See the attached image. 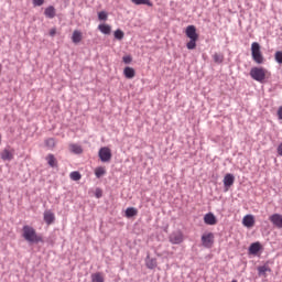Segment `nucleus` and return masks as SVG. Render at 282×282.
I'll list each match as a JSON object with an SVG mask.
<instances>
[{
  "instance_id": "4c0bfd02",
  "label": "nucleus",
  "mask_w": 282,
  "mask_h": 282,
  "mask_svg": "<svg viewBox=\"0 0 282 282\" xmlns=\"http://www.w3.org/2000/svg\"><path fill=\"white\" fill-rule=\"evenodd\" d=\"M278 154L282 158V143L278 145Z\"/></svg>"
},
{
  "instance_id": "2f4dec72",
  "label": "nucleus",
  "mask_w": 282,
  "mask_h": 282,
  "mask_svg": "<svg viewBox=\"0 0 282 282\" xmlns=\"http://www.w3.org/2000/svg\"><path fill=\"white\" fill-rule=\"evenodd\" d=\"M98 19H99V21H107V19H108L107 12L106 11L99 12L98 13Z\"/></svg>"
},
{
  "instance_id": "bb28decb",
  "label": "nucleus",
  "mask_w": 282,
  "mask_h": 282,
  "mask_svg": "<svg viewBox=\"0 0 282 282\" xmlns=\"http://www.w3.org/2000/svg\"><path fill=\"white\" fill-rule=\"evenodd\" d=\"M107 173V170L102 166H99L95 170L96 177H102Z\"/></svg>"
},
{
  "instance_id": "423d86ee",
  "label": "nucleus",
  "mask_w": 282,
  "mask_h": 282,
  "mask_svg": "<svg viewBox=\"0 0 282 282\" xmlns=\"http://www.w3.org/2000/svg\"><path fill=\"white\" fill-rule=\"evenodd\" d=\"M0 158L3 162H11V160H14V149L11 147L4 148L0 153Z\"/></svg>"
},
{
  "instance_id": "f704fd0d",
  "label": "nucleus",
  "mask_w": 282,
  "mask_h": 282,
  "mask_svg": "<svg viewBox=\"0 0 282 282\" xmlns=\"http://www.w3.org/2000/svg\"><path fill=\"white\" fill-rule=\"evenodd\" d=\"M95 195H96L97 199H100V197H102V191L100 188H97L95 192Z\"/></svg>"
},
{
  "instance_id": "393cba45",
  "label": "nucleus",
  "mask_w": 282,
  "mask_h": 282,
  "mask_svg": "<svg viewBox=\"0 0 282 282\" xmlns=\"http://www.w3.org/2000/svg\"><path fill=\"white\" fill-rule=\"evenodd\" d=\"M135 215H138V210L134 207H128L126 209V217L131 218V217H135Z\"/></svg>"
},
{
  "instance_id": "20e7f679",
  "label": "nucleus",
  "mask_w": 282,
  "mask_h": 282,
  "mask_svg": "<svg viewBox=\"0 0 282 282\" xmlns=\"http://www.w3.org/2000/svg\"><path fill=\"white\" fill-rule=\"evenodd\" d=\"M251 56L252 61H254L257 65H263L265 63V57H263L261 44H259V42H253L251 44Z\"/></svg>"
},
{
  "instance_id": "412c9836",
  "label": "nucleus",
  "mask_w": 282,
  "mask_h": 282,
  "mask_svg": "<svg viewBox=\"0 0 282 282\" xmlns=\"http://www.w3.org/2000/svg\"><path fill=\"white\" fill-rule=\"evenodd\" d=\"M98 30L101 34H111V26L109 24H99Z\"/></svg>"
},
{
  "instance_id": "0eeeda50",
  "label": "nucleus",
  "mask_w": 282,
  "mask_h": 282,
  "mask_svg": "<svg viewBox=\"0 0 282 282\" xmlns=\"http://www.w3.org/2000/svg\"><path fill=\"white\" fill-rule=\"evenodd\" d=\"M169 239L171 243L177 246L184 242V234L181 230L174 231L170 235Z\"/></svg>"
},
{
  "instance_id": "e433bc0d",
  "label": "nucleus",
  "mask_w": 282,
  "mask_h": 282,
  "mask_svg": "<svg viewBox=\"0 0 282 282\" xmlns=\"http://www.w3.org/2000/svg\"><path fill=\"white\" fill-rule=\"evenodd\" d=\"M278 117H279V120H282V106L279 107L278 109Z\"/></svg>"
},
{
  "instance_id": "c756f323",
  "label": "nucleus",
  "mask_w": 282,
  "mask_h": 282,
  "mask_svg": "<svg viewBox=\"0 0 282 282\" xmlns=\"http://www.w3.org/2000/svg\"><path fill=\"white\" fill-rule=\"evenodd\" d=\"M213 58L216 63H224V55L219 54V53H215L213 55Z\"/></svg>"
},
{
  "instance_id": "9d476101",
  "label": "nucleus",
  "mask_w": 282,
  "mask_h": 282,
  "mask_svg": "<svg viewBox=\"0 0 282 282\" xmlns=\"http://www.w3.org/2000/svg\"><path fill=\"white\" fill-rule=\"evenodd\" d=\"M242 226H245L246 228H252L254 226V216L246 215L242 218Z\"/></svg>"
},
{
  "instance_id": "f8f14e48",
  "label": "nucleus",
  "mask_w": 282,
  "mask_h": 282,
  "mask_svg": "<svg viewBox=\"0 0 282 282\" xmlns=\"http://www.w3.org/2000/svg\"><path fill=\"white\" fill-rule=\"evenodd\" d=\"M204 223L207 226H215V224H217V218L213 213H209L204 216Z\"/></svg>"
},
{
  "instance_id": "c85d7f7f",
  "label": "nucleus",
  "mask_w": 282,
  "mask_h": 282,
  "mask_svg": "<svg viewBox=\"0 0 282 282\" xmlns=\"http://www.w3.org/2000/svg\"><path fill=\"white\" fill-rule=\"evenodd\" d=\"M115 39H117L118 41H122L124 39V32H122L121 30L115 31Z\"/></svg>"
},
{
  "instance_id": "473e14b6",
  "label": "nucleus",
  "mask_w": 282,
  "mask_h": 282,
  "mask_svg": "<svg viewBox=\"0 0 282 282\" xmlns=\"http://www.w3.org/2000/svg\"><path fill=\"white\" fill-rule=\"evenodd\" d=\"M122 61L126 65H129V63H131V61H133V58L130 55H126L122 57Z\"/></svg>"
},
{
  "instance_id": "5701e85b",
  "label": "nucleus",
  "mask_w": 282,
  "mask_h": 282,
  "mask_svg": "<svg viewBox=\"0 0 282 282\" xmlns=\"http://www.w3.org/2000/svg\"><path fill=\"white\" fill-rule=\"evenodd\" d=\"M265 272H272L270 267H268V265L258 267L259 276H265Z\"/></svg>"
},
{
  "instance_id": "dca6fc26",
  "label": "nucleus",
  "mask_w": 282,
  "mask_h": 282,
  "mask_svg": "<svg viewBox=\"0 0 282 282\" xmlns=\"http://www.w3.org/2000/svg\"><path fill=\"white\" fill-rule=\"evenodd\" d=\"M46 162L51 166V169H56V166H58V161L56 160V156H54V154H48L46 156Z\"/></svg>"
},
{
  "instance_id": "1a4fd4ad",
  "label": "nucleus",
  "mask_w": 282,
  "mask_h": 282,
  "mask_svg": "<svg viewBox=\"0 0 282 282\" xmlns=\"http://www.w3.org/2000/svg\"><path fill=\"white\" fill-rule=\"evenodd\" d=\"M269 220L275 228H282V215L281 214H273L269 217Z\"/></svg>"
},
{
  "instance_id": "6e6552de",
  "label": "nucleus",
  "mask_w": 282,
  "mask_h": 282,
  "mask_svg": "<svg viewBox=\"0 0 282 282\" xmlns=\"http://www.w3.org/2000/svg\"><path fill=\"white\" fill-rule=\"evenodd\" d=\"M99 159L101 162H111V149L104 147L99 150Z\"/></svg>"
},
{
  "instance_id": "72a5a7b5",
  "label": "nucleus",
  "mask_w": 282,
  "mask_h": 282,
  "mask_svg": "<svg viewBox=\"0 0 282 282\" xmlns=\"http://www.w3.org/2000/svg\"><path fill=\"white\" fill-rule=\"evenodd\" d=\"M43 3H45V0H33V6L35 8L43 6Z\"/></svg>"
},
{
  "instance_id": "2eb2a0df",
  "label": "nucleus",
  "mask_w": 282,
  "mask_h": 282,
  "mask_svg": "<svg viewBox=\"0 0 282 282\" xmlns=\"http://www.w3.org/2000/svg\"><path fill=\"white\" fill-rule=\"evenodd\" d=\"M44 17H46V19H54V17H56V8H54V6H50L44 10Z\"/></svg>"
},
{
  "instance_id": "a211bd4d",
  "label": "nucleus",
  "mask_w": 282,
  "mask_h": 282,
  "mask_svg": "<svg viewBox=\"0 0 282 282\" xmlns=\"http://www.w3.org/2000/svg\"><path fill=\"white\" fill-rule=\"evenodd\" d=\"M72 41L75 44L80 43V41H83V32L75 30L72 35Z\"/></svg>"
},
{
  "instance_id": "4be33fe9",
  "label": "nucleus",
  "mask_w": 282,
  "mask_h": 282,
  "mask_svg": "<svg viewBox=\"0 0 282 282\" xmlns=\"http://www.w3.org/2000/svg\"><path fill=\"white\" fill-rule=\"evenodd\" d=\"M135 6H149V8H153V2L151 0H131Z\"/></svg>"
},
{
  "instance_id": "6ab92c4d",
  "label": "nucleus",
  "mask_w": 282,
  "mask_h": 282,
  "mask_svg": "<svg viewBox=\"0 0 282 282\" xmlns=\"http://www.w3.org/2000/svg\"><path fill=\"white\" fill-rule=\"evenodd\" d=\"M69 151H70V153H75V155H80V153H83V147H80L76 143H70Z\"/></svg>"
},
{
  "instance_id": "a878e982",
  "label": "nucleus",
  "mask_w": 282,
  "mask_h": 282,
  "mask_svg": "<svg viewBox=\"0 0 282 282\" xmlns=\"http://www.w3.org/2000/svg\"><path fill=\"white\" fill-rule=\"evenodd\" d=\"M45 145L48 149H54V147H56V139H54V138L46 139L45 140Z\"/></svg>"
},
{
  "instance_id": "4468645a",
  "label": "nucleus",
  "mask_w": 282,
  "mask_h": 282,
  "mask_svg": "<svg viewBox=\"0 0 282 282\" xmlns=\"http://www.w3.org/2000/svg\"><path fill=\"white\" fill-rule=\"evenodd\" d=\"M145 265L149 270H155V268H158V259L148 256L145 259Z\"/></svg>"
},
{
  "instance_id": "39448f33",
  "label": "nucleus",
  "mask_w": 282,
  "mask_h": 282,
  "mask_svg": "<svg viewBox=\"0 0 282 282\" xmlns=\"http://www.w3.org/2000/svg\"><path fill=\"white\" fill-rule=\"evenodd\" d=\"M200 241L204 248H213V246L215 245V234L213 232L203 234Z\"/></svg>"
},
{
  "instance_id": "f03ea898",
  "label": "nucleus",
  "mask_w": 282,
  "mask_h": 282,
  "mask_svg": "<svg viewBox=\"0 0 282 282\" xmlns=\"http://www.w3.org/2000/svg\"><path fill=\"white\" fill-rule=\"evenodd\" d=\"M185 34L189 42H187V50H195L197 47V41H199V34H197V28L195 25H188L185 30Z\"/></svg>"
},
{
  "instance_id": "aec40b11",
  "label": "nucleus",
  "mask_w": 282,
  "mask_h": 282,
  "mask_svg": "<svg viewBox=\"0 0 282 282\" xmlns=\"http://www.w3.org/2000/svg\"><path fill=\"white\" fill-rule=\"evenodd\" d=\"M123 76H126V77L129 78V79L135 78V69H133V67L127 66V67L123 69Z\"/></svg>"
},
{
  "instance_id": "c9c22d12",
  "label": "nucleus",
  "mask_w": 282,
  "mask_h": 282,
  "mask_svg": "<svg viewBox=\"0 0 282 282\" xmlns=\"http://www.w3.org/2000/svg\"><path fill=\"white\" fill-rule=\"evenodd\" d=\"M50 36H56V28L50 30Z\"/></svg>"
},
{
  "instance_id": "cd10ccee",
  "label": "nucleus",
  "mask_w": 282,
  "mask_h": 282,
  "mask_svg": "<svg viewBox=\"0 0 282 282\" xmlns=\"http://www.w3.org/2000/svg\"><path fill=\"white\" fill-rule=\"evenodd\" d=\"M70 180H73V182H78L82 177L80 173L79 172H72L70 175H69Z\"/></svg>"
},
{
  "instance_id": "9b49d317",
  "label": "nucleus",
  "mask_w": 282,
  "mask_h": 282,
  "mask_svg": "<svg viewBox=\"0 0 282 282\" xmlns=\"http://www.w3.org/2000/svg\"><path fill=\"white\" fill-rule=\"evenodd\" d=\"M223 182H224V186H225L226 191H228V188H230V186H232V184H235V175L226 174Z\"/></svg>"
},
{
  "instance_id": "7c9ffc66",
  "label": "nucleus",
  "mask_w": 282,
  "mask_h": 282,
  "mask_svg": "<svg viewBox=\"0 0 282 282\" xmlns=\"http://www.w3.org/2000/svg\"><path fill=\"white\" fill-rule=\"evenodd\" d=\"M274 58L279 65H282V51L275 52Z\"/></svg>"
},
{
  "instance_id": "f3484780",
  "label": "nucleus",
  "mask_w": 282,
  "mask_h": 282,
  "mask_svg": "<svg viewBox=\"0 0 282 282\" xmlns=\"http://www.w3.org/2000/svg\"><path fill=\"white\" fill-rule=\"evenodd\" d=\"M260 250H261V243L253 242L249 247V254H258Z\"/></svg>"
},
{
  "instance_id": "ddd939ff",
  "label": "nucleus",
  "mask_w": 282,
  "mask_h": 282,
  "mask_svg": "<svg viewBox=\"0 0 282 282\" xmlns=\"http://www.w3.org/2000/svg\"><path fill=\"white\" fill-rule=\"evenodd\" d=\"M56 216H54V213L52 210L44 212V221L47 224V226H52V223L55 221Z\"/></svg>"
},
{
  "instance_id": "b1692460",
  "label": "nucleus",
  "mask_w": 282,
  "mask_h": 282,
  "mask_svg": "<svg viewBox=\"0 0 282 282\" xmlns=\"http://www.w3.org/2000/svg\"><path fill=\"white\" fill-rule=\"evenodd\" d=\"M91 281L93 282H105V276H102V273H100V272L93 273Z\"/></svg>"
},
{
  "instance_id": "7ed1b4c3",
  "label": "nucleus",
  "mask_w": 282,
  "mask_h": 282,
  "mask_svg": "<svg viewBox=\"0 0 282 282\" xmlns=\"http://www.w3.org/2000/svg\"><path fill=\"white\" fill-rule=\"evenodd\" d=\"M250 76L253 80H257V83H264L265 78H270V72L263 67H252Z\"/></svg>"
},
{
  "instance_id": "f257e3e1",
  "label": "nucleus",
  "mask_w": 282,
  "mask_h": 282,
  "mask_svg": "<svg viewBox=\"0 0 282 282\" xmlns=\"http://www.w3.org/2000/svg\"><path fill=\"white\" fill-rule=\"evenodd\" d=\"M22 237L28 243H43V237L30 225H24L22 227Z\"/></svg>"
}]
</instances>
